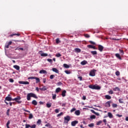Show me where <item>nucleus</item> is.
I'll return each mask as SVG.
<instances>
[{
	"label": "nucleus",
	"instance_id": "nucleus-1",
	"mask_svg": "<svg viewBox=\"0 0 128 128\" xmlns=\"http://www.w3.org/2000/svg\"><path fill=\"white\" fill-rule=\"evenodd\" d=\"M31 98H33L36 99H38V96L36 95V94L34 93H29L27 95V100L28 101L30 100Z\"/></svg>",
	"mask_w": 128,
	"mask_h": 128
},
{
	"label": "nucleus",
	"instance_id": "nucleus-2",
	"mask_svg": "<svg viewBox=\"0 0 128 128\" xmlns=\"http://www.w3.org/2000/svg\"><path fill=\"white\" fill-rule=\"evenodd\" d=\"M71 118L70 116H66L64 118V124H68V122L70 120Z\"/></svg>",
	"mask_w": 128,
	"mask_h": 128
},
{
	"label": "nucleus",
	"instance_id": "nucleus-3",
	"mask_svg": "<svg viewBox=\"0 0 128 128\" xmlns=\"http://www.w3.org/2000/svg\"><path fill=\"white\" fill-rule=\"evenodd\" d=\"M21 98L20 96H18V97L12 99V101H16L18 104H21L22 101H20V100Z\"/></svg>",
	"mask_w": 128,
	"mask_h": 128
},
{
	"label": "nucleus",
	"instance_id": "nucleus-4",
	"mask_svg": "<svg viewBox=\"0 0 128 128\" xmlns=\"http://www.w3.org/2000/svg\"><path fill=\"white\" fill-rule=\"evenodd\" d=\"M96 70H91V71H90V73H89V76H96Z\"/></svg>",
	"mask_w": 128,
	"mask_h": 128
},
{
	"label": "nucleus",
	"instance_id": "nucleus-5",
	"mask_svg": "<svg viewBox=\"0 0 128 128\" xmlns=\"http://www.w3.org/2000/svg\"><path fill=\"white\" fill-rule=\"evenodd\" d=\"M96 86L97 84H90L88 86V88H91V90H96Z\"/></svg>",
	"mask_w": 128,
	"mask_h": 128
},
{
	"label": "nucleus",
	"instance_id": "nucleus-6",
	"mask_svg": "<svg viewBox=\"0 0 128 128\" xmlns=\"http://www.w3.org/2000/svg\"><path fill=\"white\" fill-rule=\"evenodd\" d=\"M112 103V101L110 100L106 102V104H105V106H106V108H110V104Z\"/></svg>",
	"mask_w": 128,
	"mask_h": 128
},
{
	"label": "nucleus",
	"instance_id": "nucleus-7",
	"mask_svg": "<svg viewBox=\"0 0 128 128\" xmlns=\"http://www.w3.org/2000/svg\"><path fill=\"white\" fill-rule=\"evenodd\" d=\"M104 46L100 44L98 45V50L100 51V52H102V50H104Z\"/></svg>",
	"mask_w": 128,
	"mask_h": 128
},
{
	"label": "nucleus",
	"instance_id": "nucleus-8",
	"mask_svg": "<svg viewBox=\"0 0 128 128\" xmlns=\"http://www.w3.org/2000/svg\"><path fill=\"white\" fill-rule=\"evenodd\" d=\"M18 83L20 84H29V82H24V81H19Z\"/></svg>",
	"mask_w": 128,
	"mask_h": 128
},
{
	"label": "nucleus",
	"instance_id": "nucleus-9",
	"mask_svg": "<svg viewBox=\"0 0 128 128\" xmlns=\"http://www.w3.org/2000/svg\"><path fill=\"white\" fill-rule=\"evenodd\" d=\"M28 80H40V78L35 76H30L28 78Z\"/></svg>",
	"mask_w": 128,
	"mask_h": 128
},
{
	"label": "nucleus",
	"instance_id": "nucleus-10",
	"mask_svg": "<svg viewBox=\"0 0 128 128\" xmlns=\"http://www.w3.org/2000/svg\"><path fill=\"white\" fill-rule=\"evenodd\" d=\"M78 123V122L77 120H74L72 122V126H75L76 124Z\"/></svg>",
	"mask_w": 128,
	"mask_h": 128
},
{
	"label": "nucleus",
	"instance_id": "nucleus-11",
	"mask_svg": "<svg viewBox=\"0 0 128 128\" xmlns=\"http://www.w3.org/2000/svg\"><path fill=\"white\" fill-rule=\"evenodd\" d=\"M13 99H12V98L10 96H6V100L8 101V102H11L12 101Z\"/></svg>",
	"mask_w": 128,
	"mask_h": 128
},
{
	"label": "nucleus",
	"instance_id": "nucleus-12",
	"mask_svg": "<svg viewBox=\"0 0 128 128\" xmlns=\"http://www.w3.org/2000/svg\"><path fill=\"white\" fill-rule=\"evenodd\" d=\"M40 74H48L46 70H41L40 71Z\"/></svg>",
	"mask_w": 128,
	"mask_h": 128
},
{
	"label": "nucleus",
	"instance_id": "nucleus-13",
	"mask_svg": "<svg viewBox=\"0 0 128 128\" xmlns=\"http://www.w3.org/2000/svg\"><path fill=\"white\" fill-rule=\"evenodd\" d=\"M75 114L77 116H79L80 114V110H77L75 112Z\"/></svg>",
	"mask_w": 128,
	"mask_h": 128
},
{
	"label": "nucleus",
	"instance_id": "nucleus-14",
	"mask_svg": "<svg viewBox=\"0 0 128 128\" xmlns=\"http://www.w3.org/2000/svg\"><path fill=\"white\" fill-rule=\"evenodd\" d=\"M87 47L91 48H93L94 50H96V48L95 46H93L92 45H88L87 46Z\"/></svg>",
	"mask_w": 128,
	"mask_h": 128
},
{
	"label": "nucleus",
	"instance_id": "nucleus-15",
	"mask_svg": "<svg viewBox=\"0 0 128 128\" xmlns=\"http://www.w3.org/2000/svg\"><path fill=\"white\" fill-rule=\"evenodd\" d=\"M115 56L116 57L118 58L120 60H122V58L119 54H115Z\"/></svg>",
	"mask_w": 128,
	"mask_h": 128
},
{
	"label": "nucleus",
	"instance_id": "nucleus-16",
	"mask_svg": "<svg viewBox=\"0 0 128 128\" xmlns=\"http://www.w3.org/2000/svg\"><path fill=\"white\" fill-rule=\"evenodd\" d=\"M14 68H16V70H19L20 67L18 65H14Z\"/></svg>",
	"mask_w": 128,
	"mask_h": 128
},
{
	"label": "nucleus",
	"instance_id": "nucleus-17",
	"mask_svg": "<svg viewBox=\"0 0 128 128\" xmlns=\"http://www.w3.org/2000/svg\"><path fill=\"white\" fill-rule=\"evenodd\" d=\"M74 50L76 52H81V50L79 48H76L74 49Z\"/></svg>",
	"mask_w": 128,
	"mask_h": 128
},
{
	"label": "nucleus",
	"instance_id": "nucleus-18",
	"mask_svg": "<svg viewBox=\"0 0 128 128\" xmlns=\"http://www.w3.org/2000/svg\"><path fill=\"white\" fill-rule=\"evenodd\" d=\"M66 90H64L62 92V96L63 98H64V96H66Z\"/></svg>",
	"mask_w": 128,
	"mask_h": 128
},
{
	"label": "nucleus",
	"instance_id": "nucleus-19",
	"mask_svg": "<svg viewBox=\"0 0 128 128\" xmlns=\"http://www.w3.org/2000/svg\"><path fill=\"white\" fill-rule=\"evenodd\" d=\"M88 63V62L86 60H83L81 62V64L82 66H85Z\"/></svg>",
	"mask_w": 128,
	"mask_h": 128
},
{
	"label": "nucleus",
	"instance_id": "nucleus-20",
	"mask_svg": "<svg viewBox=\"0 0 128 128\" xmlns=\"http://www.w3.org/2000/svg\"><path fill=\"white\" fill-rule=\"evenodd\" d=\"M52 70L54 72H56V74H58V72H59L57 68H52Z\"/></svg>",
	"mask_w": 128,
	"mask_h": 128
},
{
	"label": "nucleus",
	"instance_id": "nucleus-21",
	"mask_svg": "<svg viewBox=\"0 0 128 128\" xmlns=\"http://www.w3.org/2000/svg\"><path fill=\"white\" fill-rule=\"evenodd\" d=\"M108 117L110 118H113V115L111 112H108Z\"/></svg>",
	"mask_w": 128,
	"mask_h": 128
},
{
	"label": "nucleus",
	"instance_id": "nucleus-22",
	"mask_svg": "<svg viewBox=\"0 0 128 128\" xmlns=\"http://www.w3.org/2000/svg\"><path fill=\"white\" fill-rule=\"evenodd\" d=\"M105 98L108 100H110L112 98V97L109 95L105 96Z\"/></svg>",
	"mask_w": 128,
	"mask_h": 128
},
{
	"label": "nucleus",
	"instance_id": "nucleus-23",
	"mask_svg": "<svg viewBox=\"0 0 128 128\" xmlns=\"http://www.w3.org/2000/svg\"><path fill=\"white\" fill-rule=\"evenodd\" d=\"M118 102L120 104H124V100L122 98L118 99Z\"/></svg>",
	"mask_w": 128,
	"mask_h": 128
},
{
	"label": "nucleus",
	"instance_id": "nucleus-24",
	"mask_svg": "<svg viewBox=\"0 0 128 128\" xmlns=\"http://www.w3.org/2000/svg\"><path fill=\"white\" fill-rule=\"evenodd\" d=\"M32 104L34 106H37L38 102L36 100H34L32 102Z\"/></svg>",
	"mask_w": 128,
	"mask_h": 128
},
{
	"label": "nucleus",
	"instance_id": "nucleus-25",
	"mask_svg": "<svg viewBox=\"0 0 128 128\" xmlns=\"http://www.w3.org/2000/svg\"><path fill=\"white\" fill-rule=\"evenodd\" d=\"M42 56H48V54L46 53H42L40 54Z\"/></svg>",
	"mask_w": 128,
	"mask_h": 128
},
{
	"label": "nucleus",
	"instance_id": "nucleus-26",
	"mask_svg": "<svg viewBox=\"0 0 128 128\" xmlns=\"http://www.w3.org/2000/svg\"><path fill=\"white\" fill-rule=\"evenodd\" d=\"M113 90H114V92H116L117 90H120V88L118 87H116L114 88H113Z\"/></svg>",
	"mask_w": 128,
	"mask_h": 128
},
{
	"label": "nucleus",
	"instance_id": "nucleus-27",
	"mask_svg": "<svg viewBox=\"0 0 128 128\" xmlns=\"http://www.w3.org/2000/svg\"><path fill=\"white\" fill-rule=\"evenodd\" d=\"M61 90V88H58L56 89V92L57 94H58V92H60Z\"/></svg>",
	"mask_w": 128,
	"mask_h": 128
},
{
	"label": "nucleus",
	"instance_id": "nucleus-28",
	"mask_svg": "<svg viewBox=\"0 0 128 128\" xmlns=\"http://www.w3.org/2000/svg\"><path fill=\"white\" fill-rule=\"evenodd\" d=\"M102 123V120H99V121H98V122H97V123L96 124V125L100 126Z\"/></svg>",
	"mask_w": 128,
	"mask_h": 128
},
{
	"label": "nucleus",
	"instance_id": "nucleus-29",
	"mask_svg": "<svg viewBox=\"0 0 128 128\" xmlns=\"http://www.w3.org/2000/svg\"><path fill=\"white\" fill-rule=\"evenodd\" d=\"M91 54H92L93 55H96L98 54V52L96 50L92 51Z\"/></svg>",
	"mask_w": 128,
	"mask_h": 128
},
{
	"label": "nucleus",
	"instance_id": "nucleus-30",
	"mask_svg": "<svg viewBox=\"0 0 128 128\" xmlns=\"http://www.w3.org/2000/svg\"><path fill=\"white\" fill-rule=\"evenodd\" d=\"M64 66L66 68H70V66L68 64H64Z\"/></svg>",
	"mask_w": 128,
	"mask_h": 128
},
{
	"label": "nucleus",
	"instance_id": "nucleus-31",
	"mask_svg": "<svg viewBox=\"0 0 128 128\" xmlns=\"http://www.w3.org/2000/svg\"><path fill=\"white\" fill-rule=\"evenodd\" d=\"M46 106H47L48 108H51V106H52V103H50V104L48 103V104H46Z\"/></svg>",
	"mask_w": 128,
	"mask_h": 128
},
{
	"label": "nucleus",
	"instance_id": "nucleus-32",
	"mask_svg": "<svg viewBox=\"0 0 128 128\" xmlns=\"http://www.w3.org/2000/svg\"><path fill=\"white\" fill-rule=\"evenodd\" d=\"M119 51H120V53L122 55L124 54V51L122 50L119 49Z\"/></svg>",
	"mask_w": 128,
	"mask_h": 128
},
{
	"label": "nucleus",
	"instance_id": "nucleus-33",
	"mask_svg": "<svg viewBox=\"0 0 128 128\" xmlns=\"http://www.w3.org/2000/svg\"><path fill=\"white\" fill-rule=\"evenodd\" d=\"M112 107L113 108H116L118 107V105H117V104H112Z\"/></svg>",
	"mask_w": 128,
	"mask_h": 128
},
{
	"label": "nucleus",
	"instance_id": "nucleus-34",
	"mask_svg": "<svg viewBox=\"0 0 128 128\" xmlns=\"http://www.w3.org/2000/svg\"><path fill=\"white\" fill-rule=\"evenodd\" d=\"M96 116L95 115H92L91 116H90V118H91V120L96 119Z\"/></svg>",
	"mask_w": 128,
	"mask_h": 128
},
{
	"label": "nucleus",
	"instance_id": "nucleus-35",
	"mask_svg": "<svg viewBox=\"0 0 128 128\" xmlns=\"http://www.w3.org/2000/svg\"><path fill=\"white\" fill-rule=\"evenodd\" d=\"M40 90H46V86H44L42 88H40Z\"/></svg>",
	"mask_w": 128,
	"mask_h": 128
},
{
	"label": "nucleus",
	"instance_id": "nucleus-36",
	"mask_svg": "<svg viewBox=\"0 0 128 128\" xmlns=\"http://www.w3.org/2000/svg\"><path fill=\"white\" fill-rule=\"evenodd\" d=\"M56 94H52V99L54 100L56 99Z\"/></svg>",
	"mask_w": 128,
	"mask_h": 128
},
{
	"label": "nucleus",
	"instance_id": "nucleus-37",
	"mask_svg": "<svg viewBox=\"0 0 128 128\" xmlns=\"http://www.w3.org/2000/svg\"><path fill=\"white\" fill-rule=\"evenodd\" d=\"M88 126H89L90 128H92L94 126V124H88Z\"/></svg>",
	"mask_w": 128,
	"mask_h": 128
},
{
	"label": "nucleus",
	"instance_id": "nucleus-38",
	"mask_svg": "<svg viewBox=\"0 0 128 128\" xmlns=\"http://www.w3.org/2000/svg\"><path fill=\"white\" fill-rule=\"evenodd\" d=\"M20 36V34H11L10 36Z\"/></svg>",
	"mask_w": 128,
	"mask_h": 128
},
{
	"label": "nucleus",
	"instance_id": "nucleus-39",
	"mask_svg": "<svg viewBox=\"0 0 128 128\" xmlns=\"http://www.w3.org/2000/svg\"><path fill=\"white\" fill-rule=\"evenodd\" d=\"M60 42V38H58L56 40V44H59Z\"/></svg>",
	"mask_w": 128,
	"mask_h": 128
},
{
	"label": "nucleus",
	"instance_id": "nucleus-40",
	"mask_svg": "<svg viewBox=\"0 0 128 128\" xmlns=\"http://www.w3.org/2000/svg\"><path fill=\"white\" fill-rule=\"evenodd\" d=\"M10 124V121H8L7 124H6V127L7 128H10V126H9V124Z\"/></svg>",
	"mask_w": 128,
	"mask_h": 128
},
{
	"label": "nucleus",
	"instance_id": "nucleus-41",
	"mask_svg": "<svg viewBox=\"0 0 128 128\" xmlns=\"http://www.w3.org/2000/svg\"><path fill=\"white\" fill-rule=\"evenodd\" d=\"M37 124L40 125V124L42 123V120H38V122H36Z\"/></svg>",
	"mask_w": 128,
	"mask_h": 128
},
{
	"label": "nucleus",
	"instance_id": "nucleus-42",
	"mask_svg": "<svg viewBox=\"0 0 128 128\" xmlns=\"http://www.w3.org/2000/svg\"><path fill=\"white\" fill-rule=\"evenodd\" d=\"M56 56L58 58H59L62 56V54L60 53H58L56 54Z\"/></svg>",
	"mask_w": 128,
	"mask_h": 128
},
{
	"label": "nucleus",
	"instance_id": "nucleus-43",
	"mask_svg": "<svg viewBox=\"0 0 128 128\" xmlns=\"http://www.w3.org/2000/svg\"><path fill=\"white\" fill-rule=\"evenodd\" d=\"M76 110V108H73L72 110H71L70 112H71V113H72V112H75Z\"/></svg>",
	"mask_w": 128,
	"mask_h": 128
},
{
	"label": "nucleus",
	"instance_id": "nucleus-44",
	"mask_svg": "<svg viewBox=\"0 0 128 128\" xmlns=\"http://www.w3.org/2000/svg\"><path fill=\"white\" fill-rule=\"evenodd\" d=\"M30 128V125L29 124H26V128Z\"/></svg>",
	"mask_w": 128,
	"mask_h": 128
},
{
	"label": "nucleus",
	"instance_id": "nucleus-45",
	"mask_svg": "<svg viewBox=\"0 0 128 128\" xmlns=\"http://www.w3.org/2000/svg\"><path fill=\"white\" fill-rule=\"evenodd\" d=\"M33 118V115L32 114H30L29 119H32Z\"/></svg>",
	"mask_w": 128,
	"mask_h": 128
},
{
	"label": "nucleus",
	"instance_id": "nucleus-46",
	"mask_svg": "<svg viewBox=\"0 0 128 128\" xmlns=\"http://www.w3.org/2000/svg\"><path fill=\"white\" fill-rule=\"evenodd\" d=\"M115 74H116V76H120V72L119 71H116V72H115Z\"/></svg>",
	"mask_w": 128,
	"mask_h": 128
},
{
	"label": "nucleus",
	"instance_id": "nucleus-47",
	"mask_svg": "<svg viewBox=\"0 0 128 128\" xmlns=\"http://www.w3.org/2000/svg\"><path fill=\"white\" fill-rule=\"evenodd\" d=\"M62 115H63V112H60V114H58V116H58V117H60V116H62Z\"/></svg>",
	"mask_w": 128,
	"mask_h": 128
},
{
	"label": "nucleus",
	"instance_id": "nucleus-48",
	"mask_svg": "<svg viewBox=\"0 0 128 128\" xmlns=\"http://www.w3.org/2000/svg\"><path fill=\"white\" fill-rule=\"evenodd\" d=\"M10 112V109H8L7 110V112H6V114H7L8 116H10V113H9Z\"/></svg>",
	"mask_w": 128,
	"mask_h": 128
},
{
	"label": "nucleus",
	"instance_id": "nucleus-49",
	"mask_svg": "<svg viewBox=\"0 0 128 128\" xmlns=\"http://www.w3.org/2000/svg\"><path fill=\"white\" fill-rule=\"evenodd\" d=\"M30 128H36V124H34L32 126H30Z\"/></svg>",
	"mask_w": 128,
	"mask_h": 128
},
{
	"label": "nucleus",
	"instance_id": "nucleus-50",
	"mask_svg": "<svg viewBox=\"0 0 128 128\" xmlns=\"http://www.w3.org/2000/svg\"><path fill=\"white\" fill-rule=\"evenodd\" d=\"M45 126L46 127H50V126H51V125L50 124V123H48V124L45 125Z\"/></svg>",
	"mask_w": 128,
	"mask_h": 128
},
{
	"label": "nucleus",
	"instance_id": "nucleus-51",
	"mask_svg": "<svg viewBox=\"0 0 128 128\" xmlns=\"http://www.w3.org/2000/svg\"><path fill=\"white\" fill-rule=\"evenodd\" d=\"M47 60H48V62H50V63H52V59L48 58V59Z\"/></svg>",
	"mask_w": 128,
	"mask_h": 128
},
{
	"label": "nucleus",
	"instance_id": "nucleus-52",
	"mask_svg": "<svg viewBox=\"0 0 128 128\" xmlns=\"http://www.w3.org/2000/svg\"><path fill=\"white\" fill-rule=\"evenodd\" d=\"M65 72H66V74H70V71H68V70H66V71H65Z\"/></svg>",
	"mask_w": 128,
	"mask_h": 128
},
{
	"label": "nucleus",
	"instance_id": "nucleus-53",
	"mask_svg": "<svg viewBox=\"0 0 128 128\" xmlns=\"http://www.w3.org/2000/svg\"><path fill=\"white\" fill-rule=\"evenodd\" d=\"M54 76V74H52V75L50 76V80H53Z\"/></svg>",
	"mask_w": 128,
	"mask_h": 128
},
{
	"label": "nucleus",
	"instance_id": "nucleus-54",
	"mask_svg": "<svg viewBox=\"0 0 128 128\" xmlns=\"http://www.w3.org/2000/svg\"><path fill=\"white\" fill-rule=\"evenodd\" d=\"M100 88H101V87L97 84L96 89V90H100Z\"/></svg>",
	"mask_w": 128,
	"mask_h": 128
},
{
	"label": "nucleus",
	"instance_id": "nucleus-55",
	"mask_svg": "<svg viewBox=\"0 0 128 128\" xmlns=\"http://www.w3.org/2000/svg\"><path fill=\"white\" fill-rule=\"evenodd\" d=\"M89 42L92 44H96V43L92 41H89Z\"/></svg>",
	"mask_w": 128,
	"mask_h": 128
},
{
	"label": "nucleus",
	"instance_id": "nucleus-56",
	"mask_svg": "<svg viewBox=\"0 0 128 128\" xmlns=\"http://www.w3.org/2000/svg\"><path fill=\"white\" fill-rule=\"evenodd\" d=\"M109 94H114V92L112 90H109Z\"/></svg>",
	"mask_w": 128,
	"mask_h": 128
},
{
	"label": "nucleus",
	"instance_id": "nucleus-57",
	"mask_svg": "<svg viewBox=\"0 0 128 128\" xmlns=\"http://www.w3.org/2000/svg\"><path fill=\"white\" fill-rule=\"evenodd\" d=\"M85 37H86L87 38H89L90 37V36L88 35V34H85Z\"/></svg>",
	"mask_w": 128,
	"mask_h": 128
},
{
	"label": "nucleus",
	"instance_id": "nucleus-58",
	"mask_svg": "<svg viewBox=\"0 0 128 128\" xmlns=\"http://www.w3.org/2000/svg\"><path fill=\"white\" fill-rule=\"evenodd\" d=\"M94 114L97 116H100V114L98 112H95V114Z\"/></svg>",
	"mask_w": 128,
	"mask_h": 128
},
{
	"label": "nucleus",
	"instance_id": "nucleus-59",
	"mask_svg": "<svg viewBox=\"0 0 128 128\" xmlns=\"http://www.w3.org/2000/svg\"><path fill=\"white\" fill-rule=\"evenodd\" d=\"M55 112L56 113V114H58L59 112V110L58 109H56L55 110Z\"/></svg>",
	"mask_w": 128,
	"mask_h": 128
},
{
	"label": "nucleus",
	"instance_id": "nucleus-60",
	"mask_svg": "<svg viewBox=\"0 0 128 128\" xmlns=\"http://www.w3.org/2000/svg\"><path fill=\"white\" fill-rule=\"evenodd\" d=\"M78 78L79 80H82V77L81 76H78Z\"/></svg>",
	"mask_w": 128,
	"mask_h": 128
},
{
	"label": "nucleus",
	"instance_id": "nucleus-61",
	"mask_svg": "<svg viewBox=\"0 0 128 128\" xmlns=\"http://www.w3.org/2000/svg\"><path fill=\"white\" fill-rule=\"evenodd\" d=\"M62 84L61 82H59L58 83V86H62Z\"/></svg>",
	"mask_w": 128,
	"mask_h": 128
},
{
	"label": "nucleus",
	"instance_id": "nucleus-62",
	"mask_svg": "<svg viewBox=\"0 0 128 128\" xmlns=\"http://www.w3.org/2000/svg\"><path fill=\"white\" fill-rule=\"evenodd\" d=\"M82 100H86V96H82Z\"/></svg>",
	"mask_w": 128,
	"mask_h": 128
},
{
	"label": "nucleus",
	"instance_id": "nucleus-63",
	"mask_svg": "<svg viewBox=\"0 0 128 128\" xmlns=\"http://www.w3.org/2000/svg\"><path fill=\"white\" fill-rule=\"evenodd\" d=\"M40 105H44V102L40 101Z\"/></svg>",
	"mask_w": 128,
	"mask_h": 128
},
{
	"label": "nucleus",
	"instance_id": "nucleus-64",
	"mask_svg": "<svg viewBox=\"0 0 128 128\" xmlns=\"http://www.w3.org/2000/svg\"><path fill=\"white\" fill-rule=\"evenodd\" d=\"M66 103H64V104H62V107H66Z\"/></svg>",
	"mask_w": 128,
	"mask_h": 128
}]
</instances>
